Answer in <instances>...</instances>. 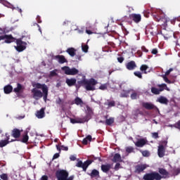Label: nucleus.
Wrapping results in <instances>:
<instances>
[{"instance_id": "29", "label": "nucleus", "mask_w": 180, "mask_h": 180, "mask_svg": "<svg viewBox=\"0 0 180 180\" xmlns=\"http://www.w3.org/2000/svg\"><path fill=\"white\" fill-rule=\"evenodd\" d=\"M86 82H88V79H86L78 81L76 88H79L80 86H84L85 88L86 86Z\"/></svg>"}, {"instance_id": "15", "label": "nucleus", "mask_w": 180, "mask_h": 180, "mask_svg": "<svg viewBox=\"0 0 180 180\" xmlns=\"http://www.w3.org/2000/svg\"><path fill=\"white\" fill-rule=\"evenodd\" d=\"M147 165H138L135 167V172L137 174H141L144 169L147 168Z\"/></svg>"}, {"instance_id": "50", "label": "nucleus", "mask_w": 180, "mask_h": 180, "mask_svg": "<svg viewBox=\"0 0 180 180\" xmlns=\"http://www.w3.org/2000/svg\"><path fill=\"white\" fill-rule=\"evenodd\" d=\"M107 28V32H115V29H113L110 24L105 27Z\"/></svg>"}, {"instance_id": "8", "label": "nucleus", "mask_w": 180, "mask_h": 180, "mask_svg": "<svg viewBox=\"0 0 180 180\" xmlns=\"http://www.w3.org/2000/svg\"><path fill=\"white\" fill-rule=\"evenodd\" d=\"M98 84V82L95 80V79H91L89 80H87V82L86 83V86L84 87L86 91H95V85Z\"/></svg>"}, {"instance_id": "58", "label": "nucleus", "mask_w": 180, "mask_h": 180, "mask_svg": "<svg viewBox=\"0 0 180 180\" xmlns=\"http://www.w3.org/2000/svg\"><path fill=\"white\" fill-rule=\"evenodd\" d=\"M86 33L87 34H94V31L89 30L88 28H86Z\"/></svg>"}, {"instance_id": "36", "label": "nucleus", "mask_w": 180, "mask_h": 180, "mask_svg": "<svg viewBox=\"0 0 180 180\" xmlns=\"http://www.w3.org/2000/svg\"><path fill=\"white\" fill-rule=\"evenodd\" d=\"M56 148L58 151H61V150L63 151H68V146H60V147L58 145H56Z\"/></svg>"}, {"instance_id": "24", "label": "nucleus", "mask_w": 180, "mask_h": 180, "mask_svg": "<svg viewBox=\"0 0 180 180\" xmlns=\"http://www.w3.org/2000/svg\"><path fill=\"white\" fill-rule=\"evenodd\" d=\"M66 53H68V54H69L70 57H75L77 54V49H75V48L70 47L66 50Z\"/></svg>"}, {"instance_id": "4", "label": "nucleus", "mask_w": 180, "mask_h": 180, "mask_svg": "<svg viewBox=\"0 0 180 180\" xmlns=\"http://www.w3.org/2000/svg\"><path fill=\"white\" fill-rule=\"evenodd\" d=\"M92 162H94L93 160H87L83 162L82 160H79V159H77V163L76 164V167H77V168H82L84 172H86L88 167H89V165L92 164Z\"/></svg>"}, {"instance_id": "39", "label": "nucleus", "mask_w": 180, "mask_h": 180, "mask_svg": "<svg viewBox=\"0 0 180 180\" xmlns=\"http://www.w3.org/2000/svg\"><path fill=\"white\" fill-rule=\"evenodd\" d=\"M107 105H108V108H113V106H116V102H115V101H109V100H108Z\"/></svg>"}, {"instance_id": "23", "label": "nucleus", "mask_w": 180, "mask_h": 180, "mask_svg": "<svg viewBox=\"0 0 180 180\" xmlns=\"http://www.w3.org/2000/svg\"><path fill=\"white\" fill-rule=\"evenodd\" d=\"M86 122V118H77V119H74L71 118L70 119V122H72L73 124H75V123H85Z\"/></svg>"}, {"instance_id": "60", "label": "nucleus", "mask_w": 180, "mask_h": 180, "mask_svg": "<svg viewBox=\"0 0 180 180\" xmlns=\"http://www.w3.org/2000/svg\"><path fill=\"white\" fill-rule=\"evenodd\" d=\"M70 161H75V160H77V157H75V155H72L70 157Z\"/></svg>"}, {"instance_id": "19", "label": "nucleus", "mask_w": 180, "mask_h": 180, "mask_svg": "<svg viewBox=\"0 0 180 180\" xmlns=\"http://www.w3.org/2000/svg\"><path fill=\"white\" fill-rule=\"evenodd\" d=\"M65 83L67 84L68 86H75L77 84V79L75 78H67L65 80Z\"/></svg>"}, {"instance_id": "3", "label": "nucleus", "mask_w": 180, "mask_h": 180, "mask_svg": "<svg viewBox=\"0 0 180 180\" xmlns=\"http://www.w3.org/2000/svg\"><path fill=\"white\" fill-rule=\"evenodd\" d=\"M68 172L64 169L57 170L56 172V176L58 180H74V176L68 177Z\"/></svg>"}, {"instance_id": "54", "label": "nucleus", "mask_w": 180, "mask_h": 180, "mask_svg": "<svg viewBox=\"0 0 180 180\" xmlns=\"http://www.w3.org/2000/svg\"><path fill=\"white\" fill-rule=\"evenodd\" d=\"M131 99H137V93L136 92H133L131 94Z\"/></svg>"}, {"instance_id": "2", "label": "nucleus", "mask_w": 180, "mask_h": 180, "mask_svg": "<svg viewBox=\"0 0 180 180\" xmlns=\"http://www.w3.org/2000/svg\"><path fill=\"white\" fill-rule=\"evenodd\" d=\"M153 19L155 20V22H162L163 23H168L170 22V23H174V22H180V17L175 18L173 20L169 19L165 14H162V16L160 17L157 13L153 14Z\"/></svg>"}, {"instance_id": "45", "label": "nucleus", "mask_w": 180, "mask_h": 180, "mask_svg": "<svg viewBox=\"0 0 180 180\" xmlns=\"http://www.w3.org/2000/svg\"><path fill=\"white\" fill-rule=\"evenodd\" d=\"M99 89H101V91H105V89H108V84H101L99 86Z\"/></svg>"}, {"instance_id": "38", "label": "nucleus", "mask_w": 180, "mask_h": 180, "mask_svg": "<svg viewBox=\"0 0 180 180\" xmlns=\"http://www.w3.org/2000/svg\"><path fill=\"white\" fill-rule=\"evenodd\" d=\"M9 141H6V140H1L0 141V147L3 148L5 147L6 146H8L9 144Z\"/></svg>"}, {"instance_id": "51", "label": "nucleus", "mask_w": 180, "mask_h": 180, "mask_svg": "<svg viewBox=\"0 0 180 180\" xmlns=\"http://www.w3.org/2000/svg\"><path fill=\"white\" fill-rule=\"evenodd\" d=\"M133 113L134 116H139V115H141V111H140V109H136L134 110Z\"/></svg>"}, {"instance_id": "37", "label": "nucleus", "mask_w": 180, "mask_h": 180, "mask_svg": "<svg viewBox=\"0 0 180 180\" xmlns=\"http://www.w3.org/2000/svg\"><path fill=\"white\" fill-rule=\"evenodd\" d=\"M151 92L152 94H154V95H160V89L155 88V87H152L151 88Z\"/></svg>"}, {"instance_id": "41", "label": "nucleus", "mask_w": 180, "mask_h": 180, "mask_svg": "<svg viewBox=\"0 0 180 180\" xmlns=\"http://www.w3.org/2000/svg\"><path fill=\"white\" fill-rule=\"evenodd\" d=\"M134 75H135V77H137L138 78H139L140 79H143V75H141L140 71H136L134 72Z\"/></svg>"}, {"instance_id": "20", "label": "nucleus", "mask_w": 180, "mask_h": 180, "mask_svg": "<svg viewBox=\"0 0 180 180\" xmlns=\"http://www.w3.org/2000/svg\"><path fill=\"white\" fill-rule=\"evenodd\" d=\"M13 91V86L11 84H7L4 87V92L6 95H8V94H11V92Z\"/></svg>"}, {"instance_id": "63", "label": "nucleus", "mask_w": 180, "mask_h": 180, "mask_svg": "<svg viewBox=\"0 0 180 180\" xmlns=\"http://www.w3.org/2000/svg\"><path fill=\"white\" fill-rule=\"evenodd\" d=\"M120 168V163H117L115 166V171H117Z\"/></svg>"}, {"instance_id": "12", "label": "nucleus", "mask_w": 180, "mask_h": 180, "mask_svg": "<svg viewBox=\"0 0 180 180\" xmlns=\"http://www.w3.org/2000/svg\"><path fill=\"white\" fill-rule=\"evenodd\" d=\"M129 19L135 22V23H139V22H141V15L136 13L130 14Z\"/></svg>"}, {"instance_id": "56", "label": "nucleus", "mask_w": 180, "mask_h": 180, "mask_svg": "<svg viewBox=\"0 0 180 180\" xmlns=\"http://www.w3.org/2000/svg\"><path fill=\"white\" fill-rule=\"evenodd\" d=\"M168 26L167 23H164L161 25V29H162L163 30H167V27Z\"/></svg>"}, {"instance_id": "55", "label": "nucleus", "mask_w": 180, "mask_h": 180, "mask_svg": "<svg viewBox=\"0 0 180 180\" xmlns=\"http://www.w3.org/2000/svg\"><path fill=\"white\" fill-rule=\"evenodd\" d=\"M172 71H174V68H169L165 74V75L166 77H168V75H169V74H171V72H172Z\"/></svg>"}, {"instance_id": "7", "label": "nucleus", "mask_w": 180, "mask_h": 180, "mask_svg": "<svg viewBox=\"0 0 180 180\" xmlns=\"http://www.w3.org/2000/svg\"><path fill=\"white\" fill-rule=\"evenodd\" d=\"M168 144L167 141H162V144L160 145L158 148V155L160 158H162L165 156V146Z\"/></svg>"}, {"instance_id": "5", "label": "nucleus", "mask_w": 180, "mask_h": 180, "mask_svg": "<svg viewBox=\"0 0 180 180\" xmlns=\"http://www.w3.org/2000/svg\"><path fill=\"white\" fill-rule=\"evenodd\" d=\"M61 70L66 75H77V74L79 72V70H78L77 68H70L68 66H63L61 68Z\"/></svg>"}, {"instance_id": "44", "label": "nucleus", "mask_w": 180, "mask_h": 180, "mask_svg": "<svg viewBox=\"0 0 180 180\" xmlns=\"http://www.w3.org/2000/svg\"><path fill=\"white\" fill-rule=\"evenodd\" d=\"M159 91L160 92H162V91H164V89H165V88H167V85L165 84H159L158 85Z\"/></svg>"}, {"instance_id": "40", "label": "nucleus", "mask_w": 180, "mask_h": 180, "mask_svg": "<svg viewBox=\"0 0 180 180\" xmlns=\"http://www.w3.org/2000/svg\"><path fill=\"white\" fill-rule=\"evenodd\" d=\"M43 94H44V101H47V96L49 95V89H44Z\"/></svg>"}, {"instance_id": "17", "label": "nucleus", "mask_w": 180, "mask_h": 180, "mask_svg": "<svg viewBox=\"0 0 180 180\" xmlns=\"http://www.w3.org/2000/svg\"><path fill=\"white\" fill-rule=\"evenodd\" d=\"M44 110H46L45 108H42L40 110H37L36 112V117L38 119H43L44 116H46V113L44 112Z\"/></svg>"}, {"instance_id": "49", "label": "nucleus", "mask_w": 180, "mask_h": 180, "mask_svg": "<svg viewBox=\"0 0 180 180\" xmlns=\"http://www.w3.org/2000/svg\"><path fill=\"white\" fill-rule=\"evenodd\" d=\"M173 127H174L175 129H177L178 130H180V120L176 122Z\"/></svg>"}, {"instance_id": "59", "label": "nucleus", "mask_w": 180, "mask_h": 180, "mask_svg": "<svg viewBox=\"0 0 180 180\" xmlns=\"http://www.w3.org/2000/svg\"><path fill=\"white\" fill-rule=\"evenodd\" d=\"M5 136H6V139H5V141H9V140L11 139V136L9 135V134L6 133Z\"/></svg>"}, {"instance_id": "46", "label": "nucleus", "mask_w": 180, "mask_h": 180, "mask_svg": "<svg viewBox=\"0 0 180 180\" xmlns=\"http://www.w3.org/2000/svg\"><path fill=\"white\" fill-rule=\"evenodd\" d=\"M89 49V47L88 46V45H82V51H84V53H88Z\"/></svg>"}, {"instance_id": "34", "label": "nucleus", "mask_w": 180, "mask_h": 180, "mask_svg": "<svg viewBox=\"0 0 180 180\" xmlns=\"http://www.w3.org/2000/svg\"><path fill=\"white\" fill-rule=\"evenodd\" d=\"M129 94H130L129 90H124L121 94H120V98H129Z\"/></svg>"}, {"instance_id": "22", "label": "nucleus", "mask_w": 180, "mask_h": 180, "mask_svg": "<svg viewBox=\"0 0 180 180\" xmlns=\"http://www.w3.org/2000/svg\"><path fill=\"white\" fill-rule=\"evenodd\" d=\"M147 144V141L144 139H141L135 143L136 147H144Z\"/></svg>"}, {"instance_id": "47", "label": "nucleus", "mask_w": 180, "mask_h": 180, "mask_svg": "<svg viewBox=\"0 0 180 180\" xmlns=\"http://www.w3.org/2000/svg\"><path fill=\"white\" fill-rule=\"evenodd\" d=\"M49 77H57V70H54L50 72Z\"/></svg>"}, {"instance_id": "18", "label": "nucleus", "mask_w": 180, "mask_h": 180, "mask_svg": "<svg viewBox=\"0 0 180 180\" xmlns=\"http://www.w3.org/2000/svg\"><path fill=\"white\" fill-rule=\"evenodd\" d=\"M142 106L147 110H153V109H154V108H155V105H154V104H153L151 103H147V102L146 103L143 102Z\"/></svg>"}, {"instance_id": "42", "label": "nucleus", "mask_w": 180, "mask_h": 180, "mask_svg": "<svg viewBox=\"0 0 180 180\" xmlns=\"http://www.w3.org/2000/svg\"><path fill=\"white\" fill-rule=\"evenodd\" d=\"M126 152L130 154V153H134V148L133 146H128L126 148Z\"/></svg>"}, {"instance_id": "53", "label": "nucleus", "mask_w": 180, "mask_h": 180, "mask_svg": "<svg viewBox=\"0 0 180 180\" xmlns=\"http://www.w3.org/2000/svg\"><path fill=\"white\" fill-rule=\"evenodd\" d=\"M0 178L1 179H3V180H8V174H2L1 175H0Z\"/></svg>"}, {"instance_id": "32", "label": "nucleus", "mask_w": 180, "mask_h": 180, "mask_svg": "<svg viewBox=\"0 0 180 180\" xmlns=\"http://www.w3.org/2000/svg\"><path fill=\"white\" fill-rule=\"evenodd\" d=\"M74 102H75V104L77 105V106H82V105H84V101L79 97H76L75 98Z\"/></svg>"}, {"instance_id": "30", "label": "nucleus", "mask_w": 180, "mask_h": 180, "mask_svg": "<svg viewBox=\"0 0 180 180\" xmlns=\"http://www.w3.org/2000/svg\"><path fill=\"white\" fill-rule=\"evenodd\" d=\"M158 102H159V103H162V105H168V99L162 96L158 99Z\"/></svg>"}, {"instance_id": "31", "label": "nucleus", "mask_w": 180, "mask_h": 180, "mask_svg": "<svg viewBox=\"0 0 180 180\" xmlns=\"http://www.w3.org/2000/svg\"><path fill=\"white\" fill-rule=\"evenodd\" d=\"M18 141H20L21 143H27V141H29V135H27V132L22 135V138L21 139H18Z\"/></svg>"}, {"instance_id": "11", "label": "nucleus", "mask_w": 180, "mask_h": 180, "mask_svg": "<svg viewBox=\"0 0 180 180\" xmlns=\"http://www.w3.org/2000/svg\"><path fill=\"white\" fill-rule=\"evenodd\" d=\"M125 67L127 70H129V71H133L137 68V64H136L134 60H131L125 65Z\"/></svg>"}, {"instance_id": "10", "label": "nucleus", "mask_w": 180, "mask_h": 180, "mask_svg": "<svg viewBox=\"0 0 180 180\" xmlns=\"http://www.w3.org/2000/svg\"><path fill=\"white\" fill-rule=\"evenodd\" d=\"M53 60H56L59 64H64L68 63V60L65 58V56L63 55H56L52 56Z\"/></svg>"}, {"instance_id": "61", "label": "nucleus", "mask_w": 180, "mask_h": 180, "mask_svg": "<svg viewBox=\"0 0 180 180\" xmlns=\"http://www.w3.org/2000/svg\"><path fill=\"white\" fill-rule=\"evenodd\" d=\"M151 53H152V54H158V49H153L151 51Z\"/></svg>"}, {"instance_id": "35", "label": "nucleus", "mask_w": 180, "mask_h": 180, "mask_svg": "<svg viewBox=\"0 0 180 180\" xmlns=\"http://www.w3.org/2000/svg\"><path fill=\"white\" fill-rule=\"evenodd\" d=\"M140 70L141 71L143 72V74H147V70H148V65H142L141 67H140Z\"/></svg>"}, {"instance_id": "43", "label": "nucleus", "mask_w": 180, "mask_h": 180, "mask_svg": "<svg viewBox=\"0 0 180 180\" xmlns=\"http://www.w3.org/2000/svg\"><path fill=\"white\" fill-rule=\"evenodd\" d=\"M143 157H150V151L148 150H141Z\"/></svg>"}, {"instance_id": "62", "label": "nucleus", "mask_w": 180, "mask_h": 180, "mask_svg": "<svg viewBox=\"0 0 180 180\" xmlns=\"http://www.w3.org/2000/svg\"><path fill=\"white\" fill-rule=\"evenodd\" d=\"M37 22L38 23H41V17H40V15L37 16Z\"/></svg>"}, {"instance_id": "27", "label": "nucleus", "mask_w": 180, "mask_h": 180, "mask_svg": "<svg viewBox=\"0 0 180 180\" xmlns=\"http://www.w3.org/2000/svg\"><path fill=\"white\" fill-rule=\"evenodd\" d=\"M13 91L15 94H20V92H23V86L20 83H18L17 87L14 88Z\"/></svg>"}, {"instance_id": "64", "label": "nucleus", "mask_w": 180, "mask_h": 180, "mask_svg": "<svg viewBox=\"0 0 180 180\" xmlns=\"http://www.w3.org/2000/svg\"><path fill=\"white\" fill-rule=\"evenodd\" d=\"M41 180H49V176L44 175L41 176Z\"/></svg>"}, {"instance_id": "25", "label": "nucleus", "mask_w": 180, "mask_h": 180, "mask_svg": "<svg viewBox=\"0 0 180 180\" xmlns=\"http://www.w3.org/2000/svg\"><path fill=\"white\" fill-rule=\"evenodd\" d=\"M111 168H112V165H110V164L101 165V171H103V172H105V174H107V172H109V171H110Z\"/></svg>"}, {"instance_id": "52", "label": "nucleus", "mask_w": 180, "mask_h": 180, "mask_svg": "<svg viewBox=\"0 0 180 180\" xmlns=\"http://www.w3.org/2000/svg\"><path fill=\"white\" fill-rule=\"evenodd\" d=\"M151 134H152L153 139H157L160 138V136H158V132H153Z\"/></svg>"}, {"instance_id": "6", "label": "nucleus", "mask_w": 180, "mask_h": 180, "mask_svg": "<svg viewBox=\"0 0 180 180\" xmlns=\"http://www.w3.org/2000/svg\"><path fill=\"white\" fill-rule=\"evenodd\" d=\"M16 44L17 46H15V50L18 51V53H22V51H24V50H26V46H27V43L22 41L20 39H16Z\"/></svg>"}, {"instance_id": "48", "label": "nucleus", "mask_w": 180, "mask_h": 180, "mask_svg": "<svg viewBox=\"0 0 180 180\" xmlns=\"http://www.w3.org/2000/svg\"><path fill=\"white\" fill-rule=\"evenodd\" d=\"M164 81L167 83V84H172V82H171V80L168 79V77H167V76H165V75L162 76Z\"/></svg>"}, {"instance_id": "13", "label": "nucleus", "mask_w": 180, "mask_h": 180, "mask_svg": "<svg viewBox=\"0 0 180 180\" xmlns=\"http://www.w3.org/2000/svg\"><path fill=\"white\" fill-rule=\"evenodd\" d=\"M21 133H22V130H20V129H19L18 128H15L11 131V136L14 139H19L20 138Z\"/></svg>"}, {"instance_id": "57", "label": "nucleus", "mask_w": 180, "mask_h": 180, "mask_svg": "<svg viewBox=\"0 0 180 180\" xmlns=\"http://www.w3.org/2000/svg\"><path fill=\"white\" fill-rule=\"evenodd\" d=\"M117 61H118V63H120V64H122V63H123L124 61V58L119 57V58H117Z\"/></svg>"}, {"instance_id": "9", "label": "nucleus", "mask_w": 180, "mask_h": 180, "mask_svg": "<svg viewBox=\"0 0 180 180\" xmlns=\"http://www.w3.org/2000/svg\"><path fill=\"white\" fill-rule=\"evenodd\" d=\"M32 94L33 95L34 99H36V101H39L41 98H43V93L41 91L34 88L32 89Z\"/></svg>"}, {"instance_id": "16", "label": "nucleus", "mask_w": 180, "mask_h": 180, "mask_svg": "<svg viewBox=\"0 0 180 180\" xmlns=\"http://www.w3.org/2000/svg\"><path fill=\"white\" fill-rule=\"evenodd\" d=\"M15 40H17L16 38L13 37L12 34H6L4 43L11 44V43H13Z\"/></svg>"}, {"instance_id": "26", "label": "nucleus", "mask_w": 180, "mask_h": 180, "mask_svg": "<svg viewBox=\"0 0 180 180\" xmlns=\"http://www.w3.org/2000/svg\"><path fill=\"white\" fill-rule=\"evenodd\" d=\"M112 162H122L123 160H122V156L119 153H115L112 160Z\"/></svg>"}, {"instance_id": "21", "label": "nucleus", "mask_w": 180, "mask_h": 180, "mask_svg": "<svg viewBox=\"0 0 180 180\" xmlns=\"http://www.w3.org/2000/svg\"><path fill=\"white\" fill-rule=\"evenodd\" d=\"M87 175L91 176V179L99 178V171H98L96 169H94L91 173L87 172Z\"/></svg>"}, {"instance_id": "33", "label": "nucleus", "mask_w": 180, "mask_h": 180, "mask_svg": "<svg viewBox=\"0 0 180 180\" xmlns=\"http://www.w3.org/2000/svg\"><path fill=\"white\" fill-rule=\"evenodd\" d=\"M112 123H115V118L114 117H110L109 119L105 120L106 126H112Z\"/></svg>"}, {"instance_id": "28", "label": "nucleus", "mask_w": 180, "mask_h": 180, "mask_svg": "<svg viewBox=\"0 0 180 180\" xmlns=\"http://www.w3.org/2000/svg\"><path fill=\"white\" fill-rule=\"evenodd\" d=\"M33 86H35L36 89H42V92L44 91V89H49L46 84H41L40 83H37Z\"/></svg>"}, {"instance_id": "14", "label": "nucleus", "mask_w": 180, "mask_h": 180, "mask_svg": "<svg viewBox=\"0 0 180 180\" xmlns=\"http://www.w3.org/2000/svg\"><path fill=\"white\" fill-rule=\"evenodd\" d=\"M86 108V115L85 117H84V118L86 119V122H88L94 115V110L91 108V107L88 105Z\"/></svg>"}, {"instance_id": "1", "label": "nucleus", "mask_w": 180, "mask_h": 180, "mask_svg": "<svg viewBox=\"0 0 180 180\" xmlns=\"http://www.w3.org/2000/svg\"><path fill=\"white\" fill-rule=\"evenodd\" d=\"M159 172V173H158ZM158 172H153L146 174L143 176L144 180H161L162 178H167L169 175V172L164 168H159Z\"/></svg>"}]
</instances>
